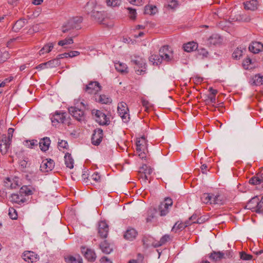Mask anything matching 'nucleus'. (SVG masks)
Listing matches in <instances>:
<instances>
[{"instance_id":"nucleus-1","label":"nucleus","mask_w":263,"mask_h":263,"mask_svg":"<svg viewBox=\"0 0 263 263\" xmlns=\"http://www.w3.org/2000/svg\"><path fill=\"white\" fill-rule=\"evenodd\" d=\"M83 18L81 16L74 17L69 20L67 23L62 26V30L63 33L69 32L74 29H79L80 24L82 22Z\"/></svg>"},{"instance_id":"nucleus-2","label":"nucleus","mask_w":263,"mask_h":263,"mask_svg":"<svg viewBox=\"0 0 263 263\" xmlns=\"http://www.w3.org/2000/svg\"><path fill=\"white\" fill-rule=\"evenodd\" d=\"M132 64L135 65L134 69L137 74H143L146 71L145 60L140 57H136L131 60Z\"/></svg>"},{"instance_id":"nucleus-3","label":"nucleus","mask_w":263,"mask_h":263,"mask_svg":"<svg viewBox=\"0 0 263 263\" xmlns=\"http://www.w3.org/2000/svg\"><path fill=\"white\" fill-rule=\"evenodd\" d=\"M92 116H95V120L101 125H107L110 123L109 118L101 111L97 109L91 110Z\"/></svg>"},{"instance_id":"nucleus-4","label":"nucleus","mask_w":263,"mask_h":263,"mask_svg":"<svg viewBox=\"0 0 263 263\" xmlns=\"http://www.w3.org/2000/svg\"><path fill=\"white\" fill-rule=\"evenodd\" d=\"M118 111L124 123H127L129 121V109L125 102H121L118 104Z\"/></svg>"},{"instance_id":"nucleus-5","label":"nucleus","mask_w":263,"mask_h":263,"mask_svg":"<svg viewBox=\"0 0 263 263\" xmlns=\"http://www.w3.org/2000/svg\"><path fill=\"white\" fill-rule=\"evenodd\" d=\"M173 205V200L171 198H165L164 201L160 203L158 206V211L160 216H165L169 212L168 209Z\"/></svg>"},{"instance_id":"nucleus-6","label":"nucleus","mask_w":263,"mask_h":263,"mask_svg":"<svg viewBox=\"0 0 263 263\" xmlns=\"http://www.w3.org/2000/svg\"><path fill=\"white\" fill-rule=\"evenodd\" d=\"M101 86L98 81H90L83 88L85 92L89 94H96L101 90Z\"/></svg>"},{"instance_id":"nucleus-7","label":"nucleus","mask_w":263,"mask_h":263,"mask_svg":"<svg viewBox=\"0 0 263 263\" xmlns=\"http://www.w3.org/2000/svg\"><path fill=\"white\" fill-rule=\"evenodd\" d=\"M242 5L245 10L254 12L259 10L261 4L258 0H246Z\"/></svg>"},{"instance_id":"nucleus-8","label":"nucleus","mask_w":263,"mask_h":263,"mask_svg":"<svg viewBox=\"0 0 263 263\" xmlns=\"http://www.w3.org/2000/svg\"><path fill=\"white\" fill-rule=\"evenodd\" d=\"M70 114L79 122L85 120V114L82 109L75 106H71L68 108Z\"/></svg>"},{"instance_id":"nucleus-9","label":"nucleus","mask_w":263,"mask_h":263,"mask_svg":"<svg viewBox=\"0 0 263 263\" xmlns=\"http://www.w3.org/2000/svg\"><path fill=\"white\" fill-rule=\"evenodd\" d=\"M159 53L162 58V61L171 62L172 60V51L169 50V46L165 45L162 46L159 49Z\"/></svg>"},{"instance_id":"nucleus-10","label":"nucleus","mask_w":263,"mask_h":263,"mask_svg":"<svg viewBox=\"0 0 263 263\" xmlns=\"http://www.w3.org/2000/svg\"><path fill=\"white\" fill-rule=\"evenodd\" d=\"M103 136V132L101 128L95 129L91 137L92 144L96 146L99 145L102 141Z\"/></svg>"},{"instance_id":"nucleus-11","label":"nucleus","mask_w":263,"mask_h":263,"mask_svg":"<svg viewBox=\"0 0 263 263\" xmlns=\"http://www.w3.org/2000/svg\"><path fill=\"white\" fill-rule=\"evenodd\" d=\"M81 249L82 253L88 261L93 262L96 260L97 256L93 250L86 248L84 246H82L81 247Z\"/></svg>"},{"instance_id":"nucleus-12","label":"nucleus","mask_w":263,"mask_h":263,"mask_svg":"<svg viewBox=\"0 0 263 263\" xmlns=\"http://www.w3.org/2000/svg\"><path fill=\"white\" fill-rule=\"evenodd\" d=\"M54 162L51 159H46L42 161L40 165V170L43 172H48L53 170Z\"/></svg>"},{"instance_id":"nucleus-13","label":"nucleus","mask_w":263,"mask_h":263,"mask_svg":"<svg viewBox=\"0 0 263 263\" xmlns=\"http://www.w3.org/2000/svg\"><path fill=\"white\" fill-rule=\"evenodd\" d=\"M67 114L65 112L56 111L51 117V120L53 124L64 123Z\"/></svg>"},{"instance_id":"nucleus-14","label":"nucleus","mask_w":263,"mask_h":263,"mask_svg":"<svg viewBox=\"0 0 263 263\" xmlns=\"http://www.w3.org/2000/svg\"><path fill=\"white\" fill-rule=\"evenodd\" d=\"M108 226L104 221H101L99 223L98 233L102 238H106L108 233Z\"/></svg>"},{"instance_id":"nucleus-15","label":"nucleus","mask_w":263,"mask_h":263,"mask_svg":"<svg viewBox=\"0 0 263 263\" xmlns=\"http://www.w3.org/2000/svg\"><path fill=\"white\" fill-rule=\"evenodd\" d=\"M23 259L29 263L37 261V255L32 251H25L22 255Z\"/></svg>"},{"instance_id":"nucleus-16","label":"nucleus","mask_w":263,"mask_h":263,"mask_svg":"<svg viewBox=\"0 0 263 263\" xmlns=\"http://www.w3.org/2000/svg\"><path fill=\"white\" fill-rule=\"evenodd\" d=\"M136 151L137 152L147 151L146 140L144 137H142L138 139H137Z\"/></svg>"},{"instance_id":"nucleus-17","label":"nucleus","mask_w":263,"mask_h":263,"mask_svg":"<svg viewBox=\"0 0 263 263\" xmlns=\"http://www.w3.org/2000/svg\"><path fill=\"white\" fill-rule=\"evenodd\" d=\"M50 143L51 141L49 138L44 137L40 140L38 144L41 150L43 152H46L48 150Z\"/></svg>"},{"instance_id":"nucleus-18","label":"nucleus","mask_w":263,"mask_h":263,"mask_svg":"<svg viewBox=\"0 0 263 263\" xmlns=\"http://www.w3.org/2000/svg\"><path fill=\"white\" fill-rule=\"evenodd\" d=\"M249 182L252 185L260 184L263 182V173L260 172L256 174L249 180Z\"/></svg>"},{"instance_id":"nucleus-19","label":"nucleus","mask_w":263,"mask_h":263,"mask_svg":"<svg viewBox=\"0 0 263 263\" xmlns=\"http://www.w3.org/2000/svg\"><path fill=\"white\" fill-rule=\"evenodd\" d=\"M157 212V209L155 208L151 207L148 209L146 213L145 214V220L147 223L151 222L152 221V220L156 216Z\"/></svg>"},{"instance_id":"nucleus-20","label":"nucleus","mask_w":263,"mask_h":263,"mask_svg":"<svg viewBox=\"0 0 263 263\" xmlns=\"http://www.w3.org/2000/svg\"><path fill=\"white\" fill-rule=\"evenodd\" d=\"M209 257L212 261L216 262L224 258V255L223 252L213 251L209 254Z\"/></svg>"},{"instance_id":"nucleus-21","label":"nucleus","mask_w":263,"mask_h":263,"mask_svg":"<svg viewBox=\"0 0 263 263\" xmlns=\"http://www.w3.org/2000/svg\"><path fill=\"white\" fill-rule=\"evenodd\" d=\"M67 263H83V259L79 254L75 256L68 255L65 257Z\"/></svg>"},{"instance_id":"nucleus-22","label":"nucleus","mask_w":263,"mask_h":263,"mask_svg":"<svg viewBox=\"0 0 263 263\" xmlns=\"http://www.w3.org/2000/svg\"><path fill=\"white\" fill-rule=\"evenodd\" d=\"M137 235V232L135 229L133 228H129L126 231L124 235V237L127 240H133L136 238Z\"/></svg>"},{"instance_id":"nucleus-23","label":"nucleus","mask_w":263,"mask_h":263,"mask_svg":"<svg viewBox=\"0 0 263 263\" xmlns=\"http://www.w3.org/2000/svg\"><path fill=\"white\" fill-rule=\"evenodd\" d=\"M99 6L91 13V16L98 23H102L104 18L103 12L99 11Z\"/></svg>"},{"instance_id":"nucleus-24","label":"nucleus","mask_w":263,"mask_h":263,"mask_svg":"<svg viewBox=\"0 0 263 263\" xmlns=\"http://www.w3.org/2000/svg\"><path fill=\"white\" fill-rule=\"evenodd\" d=\"M258 202V196H255L252 198L247 203L246 208L255 211L257 209V204Z\"/></svg>"},{"instance_id":"nucleus-25","label":"nucleus","mask_w":263,"mask_h":263,"mask_svg":"<svg viewBox=\"0 0 263 263\" xmlns=\"http://www.w3.org/2000/svg\"><path fill=\"white\" fill-rule=\"evenodd\" d=\"M98 6L96 0H90L85 6V10L87 13H92L93 11L97 9Z\"/></svg>"},{"instance_id":"nucleus-26","label":"nucleus","mask_w":263,"mask_h":263,"mask_svg":"<svg viewBox=\"0 0 263 263\" xmlns=\"http://www.w3.org/2000/svg\"><path fill=\"white\" fill-rule=\"evenodd\" d=\"M10 144L11 142L7 141V140L4 138L2 140V141L0 143V152L2 154H5L7 153L10 148Z\"/></svg>"},{"instance_id":"nucleus-27","label":"nucleus","mask_w":263,"mask_h":263,"mask_svg":"<svg viewBox=\"0 0 263 263\" xmlns=\"http://www.w3.org/2000/svg\"><path fill=\"white\" fill-rule=\"evenodd\" d=\"M198 48V44L195 42H190L183 45L185 51L190 52L196 50Z\"/></svg>"},{"instance_id":"nucleus-28","label":"nucleus","mask_w":263,"mask_h":263,"mask_svg":"<svg viewBox=\"0 0 263 263\" xmlns=\"http://www.w3.org/2000/svg\"><path fill=\"white\" fill-rule=\"evenodd\" d=\"M27 22L25 19H20L17 20L12 27V30L15 32L20 31V30L25 26Z\"/></svg>"},{"instance_id":"nucleus-29","label":"nucleus","mask_w":263,"mask_h":263,"mask_svg":"<svg viewBox=\"0 0 263 263\" xmlns=\"http://www.w3.org/2000/svg\"><path fill=\"white\" fill-rule=\"evenodd\" d=\"M35 189L29 186L24 185L20 190V193L25 196L31 195L35 192Z\"/></svg>"},{"instance_id":"nucleus-30","label":"nucleus","mask_w":263,"mask_h":263,"mask_svg":"<svg viewBox=\"0 0 263 263\" xmlns=\"http://www.w3.org/2000/svg\"><path fill=\"white\" fill-rule=\"evenodd\" d=\"M260 47L262 48L263 44L259 42H255L249 46V49L252 53H257L261 50Z\"/></svg>"},{"instance_id":"nucleus-31","label":"nucleus","mask_w":263,"mask_h":263,"mask_svg":"<svg viewBox=\"0 0 263 263\" xmlns=\"http://www.w3.org/2000/svg\"><path fill=\"white\" fill-rule=\"evenodd\" d=\"M10 201L13 203L21 205L26 202V199L25 198L22 197L17 194H12L11 196Z\"/></svg>"},{"instance_id":"nucleus-32","label":"nucleus","mask_w":263,"mask_h":263,"mask_svg":"<svg viewBox=\"0 0 263 263\" xmlns=\"http://www.w3.org/2000/svg\"><path fill=\"white\" fill-rule=\"evenodd\" d=\"M65 164L66 167L72 169L73 167L74 160L72 158L71 154L69 153L65 154L64 156Z\"/></svg>"},{"instance_id":"nucleus-33","label":"nucleus","mask_w":263,"mask_h":263,"mask_svg":"<svg viewBox=\"0 0 263 263\" xmlns=\"http://www.w3.org/2000/svg\"><path fill=\"white\" fill-rule=\"evenodd\" d=\"M100 248L102 252L106 254H109L112 251V248L106 240H104L100 243Z\"/></svg>"},{"instance_id":"nucleus-34","label":"nucleus","mask_w":263,"mask_h":263,"mask_svg":"<svg viewBox=\"0 0 263 263\" xmlns=\"http://www.w3.org/2000/svg\"><path fill=\"white\" fill-rule=\"evenodd\" d=\"M224 200L221 195L219 194L214 195L212 194V204L222 205L224 203Z\"/></svg>"},{"instance_id":"nucleus-35","label":"nucleus","mask_w":263,"mask_h":263,"mask_svg":"<svg viewBox=\"0 0 263 263\" xmlns=\"http://www.w3.org/2000/svg\"><path fill=\"white\" fill-rule=\"evenodd\" d=\"M263 76L260 74L255 75L252 79L251 84L252 85L260 86L262 84Z\"/></svg>"},{"instance_id":"nucleus-36","label":"nucleus","mask_w":263,"mask_h":263,"mask_svg":"<svg viewBox=\"0 0 263 263\" xmlns=\"http://www.w3.org/2000/svg\"><path fill=\"white\" fill-rule=\"evenodd\" d=\"M54 47L53 43H49L45 45L39 51V54L40 55L44 54L46 53L50 52Z\"/></svg>"},{"instance_id":"nucleus-37","label":"nucleus","mask_w":263,"mask_h":263,"mask_svg":"<svg viewBox=\"0 0 263 263\" xmlns=\"http://www.w3.org/2000/svg\"><path fill=\"white\" fill-rule=\"evenodd\" d=\"M89 183L95 184L101 182V176L97 172L94 173L89 177Z\"/></svg>"},{"instance_id":"nucleus-38","label":"nucleus","mask_w":263,"mask_h":263,"mask_svg":"<svg viewBox=\"0 0 263 263\" xmlns=\"http://www.w3.org/2000/svg\"><path fill=\"white\" fill-rule=\"evenodd\" d=\"M116 69L121 73H127V67L126 65L123 63L118 62L115 63Z\"/></svg>"},{"instance_id":"nucleus-39","label":"nucleus","mask_w":263,"mask_h":263,"mask_svg":"<svg viewBox=\"0 0 263 263\" xmlns=\"http://www.w3.org/2000/svg\"><path fill=\"white\" fill-rule=\"evenodd\" d=\"M96 100L99 103L106 104L110 103L112 101L110 98L104 95L98 96V97H96Z\"/></svg>"},{"instance_id":"nucleus-40","label":"nucleus","mask_w":263,"mask_h":263,"mask_svg":"<svg viewBox=\"0 0 263 263\" xmlns=\"http://www.w3.org/2000/svg\"><path fill=\"white\" fill-rule=\"evenodd\" d=\"M243 50H246V48L242 47H237L232 54V58L235 60H239L242 57Z\"/></svg>"},{"instance_id":"nucleus-41","label":"nucleus","mask_w":263,"mask_h":263,"mask_svg":"<svg viewBox=\"0 0 263 263\" xmlns=\"http://www.w3.org/2000/svg\"><path fill=\"white\" fill-rule=\"evenodd\" d=\"M149 60L151 62L153 63V65H158L162 62V58L160 54H153L149 58Z\"/></svg>"},{"instance_id":"nucleus-42","label":"nucleus","mask_w":263,"mask_h":263,"mask_svg":"<svg viewBox=\"0 0 263 263\" xmlns=\"http://www.w3.org/2000/svg\"><path fill=\"white\" fill-rule=\"evenodd\" d=\"M212 193H204L201 197V200L202 202L205 204H212Z\"/></svg>"},{"instance_id":"nucleus-43","label":"nucleus","mask_w":263,"mask_h":263,"mask_svg":"<svg viewBox=\"0 0 263 263\" xmlns=\"http://www.w3.org/2000/svg\"><path fill=\"white\" fill-rule=\"evenodd\" d=\"M157 11V7L155 6L147 5L145 6L144 13L149 15L155 14Z\"/></svg>"},{"instance_id":"nucleus-44","label":"nucleus","mask_w":263,"mask_h":263,"mask_svg":"<svg viewBox=\"0 0 263 263\" xmlns=\"http://www.w3.org/2000/svg\"><path fill=\"white\" fill-rule=\"evenodd\" d=\"M24 145L28 148H35V147H37L38 142L36 140H25L24 142Z\"/></svg>"},{"instance_id":"nucleus-45","label":"nucleus","mask_w":263,"mask_h":263,"mask_svg":"<svg viewBox=\"0 0 263 263\" xmlns=\"http://www.w3.org/2000/svg\"><path fill=\"white\" fill-rule=\"evenodd\" d=\"M73 43V40L72 39V36L67 37L64 39V40H60L58 42V44L59 46L64 47L65 48H66L65 47L66 45L71 44Z\"/></svg>"},{"instance_id":"nucleus-46","label":"nucleus","mask_w":263,"mask_h":263,"mask_svg":"<svg viewBox=\"0 0 263 263\" xmlns=\"http://www.w3.org/2000/svg\"><path fill=\"white\" fill-rule=\"evenodd\" d=\"M46 63L47 68L56 67L61 64L60 61L57 58L47 62Z\"/></svg>"},{"instance_id":"nucleus-47","label":"nucleus","mask_w":263,"mask_h":263,"mask_svg":"<svg viewBox=\"0 0 263 263\" xmlns=\"http://www.w3.org/2000/svg\"><path fill=\"white\" fill-rule=\"evenodd\" d=\"M184 229V227H183V223L181 222L179 223V221H177L172 228V231L177 233L178 231H181Z\"/></svg>"},{"instance_id":"nucleus-48","label":"nucleus","mask_w":263,"mask_h":263,"mask_svg":"<svg viewBox=\"0 0 263 263\" xmlns=\"http://www.w3.org/2000/svg\"><path fill=\"white\" fill-rule=\"evenodd\" d=\"M8 215L11 219L16 220L17 218V213L13 208H10L9 209Z\"/></svg>"},{"instance_id":"nucleus-49","label":"nucleus","mask_w":263,"mask_h":263,"mask_svg":"<svg viewBox=\"0 0 263 263\" xmlns=\"http://www.w3.org/2000/svg\"><path fill=\"white\" fill-rule=\"evenodd\" d=\"M121 1L122 0H106L107 5L110 7L119 6Z\"/></svg>"},{"instance_id":"nucleus-50","label":"nucleus","mask_w":263,"mask_h":263,"mask_svg":"<svg viewBox=\"0 0 263 263\" xmlns=\"http://www.w3.org/2000/svg\"><path fill=\"white\" fill-rule=\"evenodd\" d=\"M10 58V54L8 51H4L0 54V63H4Z\"/></svg>"},{"instance_id":"nucleus-51","label":"nucleus","mask_w":263,"mask_h":263,"mask_svg":"<svg viewBox=\"0 0 263 263\" xmlns=\"http://www.w3.org/2000/svg\"><path fill=\"white\" fill-rule=\"evenodd\" d=\"M252 64V60L248 57L246 58L242 62V66L246 69H249L250 68V65Z\"/></svg>"},{"instance_id":"nucleus-52","label":"nucleus","mask_w":263,"mask_h":263,"mask_svg":"<svg viewBox=\"0 0 263 263\" xmlns=\"http://www.w3.org/2000/svg\"><path fill=\"white\" fill-rule=\"evenodd\" d=\"M14 131V129L12 128H9L8 130V137H6V135H4V139L7 140V141H10L11 142L12 138L13 137V134Z\"/></svg>"},{"instance_id":"nucleus-53","label":"nucleus","mask_w":263,"mask_h":263,"mask_svg":"<svg viewBox=\"0 0 263 263\" xmlns=\"http://www.w3.org/2000/svg\"><path fill=\"white\" fill-rule=\"evenodd\" d=\"M240 257L244 260H250L252 258V255L248 254L245 252H240Z\"/></svg>"},{"instance_id":"nucleus-54","label":"nucleus","mask_w":263,"mask_h":263,"mask_svg":"<svg viewBox=\"0 0 263 263\" xmlns=\"http://www.w3.org/2000/svg\"><path fill=\"white\" fill-rule=\"evenodd\" d=\"M263 208V196L261 197V199L258 197V202L257 204V209L255 210V212L257 213H259V211H260L261 209Z\"/></svg>"},{"instance_id":"nucleus-55","label":"nucleus","mask_w":263,"mask_h":263,"mask_svg":"<svg viewBox=\"0 0 263 263\" xmlns=\"http://www.w3.org/2000/svg\"><path fill=\"white\" fill-rule=\"evenodd\" d=\"M127 9L128 10L130 18L133 20L135 19L137 16L136 10L130 7L127 8Z\"/></svg>"},{"instance_id":"nucleus-56","label":"nucleus","mask_w":263,"mask_h":263,"mask_svg":"<svg viewBox=\"0 0 263 263\" xmlns=\"http://www.w3.org/2000/svg\"><path fill=\"white\" fill-rule=\"evenodd\" d=\"M141 169L143 170V172L147 175H150L153 172V169L150 167H148L146 164L143 165Z\"/></svg>"},{"instance_id":"nucleus-57","label":"nucleus","mask_w":263,"mask_h":263,"mask_svg":"<svg viewBox=\"0 0 263 263\" xmlns=\"http://www.w3.org/2000/svg\"><path fill=\"white\" fill-rule=\"evenodd\" d=\"M12 181V180H11L9 177L6 178L4 180V186L6 188L10 189Z\"/></svg>"},{"instance_id":"nucleus-58","label":"nucleus","mask_w":263,"mask_h":263,"mask_svg":"<svg viewBox=\"0 0 263 263\" xmlns=\"http://www.w3.org/2000/svg\"><path fill=\"white\" fill-rule=\"evenodd\" d=\"M171 239L170 236L166 234L163 236L160 239V241L162 245L166 243L168 240Z\"/></svg>"},{"instance_id":"nucleus-59","label":"nucleus","mask_w":263,"mask_h":263,"mask_svg":"<svg viewBox=\"0 0 263 263\" xmlns=\"http://www.w3.org/2000/svg\"><path fill=\"white\" fill-rule=\"evenodd\" d=\"M58 146L60 148L67 149L68 147V144L66 141L61 140L59 141Z\"/></svg>"},{"instance_id":"nucleus-60","label":"nucleus","mask_w":263,"mask_h":263,"mask_svg":"<svg viewBox=\"0 0 263 263\" xmlns=\"http://www.w3.org/2000/svg\"><path fill=\"white\" fill-rule=\"evenodd\" d=\"M208 219V218L205 216H201L200 217L197 218L195 221H194L193 223L201 224L204 223Z\"/></svg>"},{"instance_id":"nucleus-61","label":"nucleus","mask_w":263,"mask_h":263,"mask_svg":"<svg viewBox=\"0 0 263 263\" xmlns=\"http://www.w3.org/2000/svg\"><path fill=\"white\" fill-rule=\"evenodd\" d=\"M223 254L224 255V258H231L233 256V253L231 250H226L223 252Z\"/></svg>"},{"instance_id":"nucleus-62","label":"nucleus","mask_w":263,"mask_h":263,"mask_svg":"<svg viewBox=\"0 0 263 263\" xmlns=\"http://www.w3.org/2000/svg\"><path fill=\"white\" fill-rule=\"evenodd\" d=\"M206 104L215 103H216L215 96H212L211 95H209L208 97V99L206 100Z\"/></svg>"},{"instance_id":"nucleus-63","label":"nucleus","mask_w":263,"mask_h":263,"mask_svg":"<svg viewBox=\"0 0 263 263\" xmlns=\"http://www.w3.org/2000/svg\"><path fill=\"white\" fill-rule=\"evenodd\" d=\"M128 2L134 5L140 6L143 4L142 0H128Z\"/></svg>"},{"instance_id":"nucleus-64","label":"nucleus","mask_w":263,"mask_h":263,"mask_svg":"<svg viewBox=\"0 0 263 263\" xmlns=\"http://www.w3.org/2000/svg\"><path fill=\"white\" fill-rule=\"evenodd\" d=\"M68 53L69 58H73L79 55L80 54V52L78 51H71Z\"/></svg>"}]
</instances>
